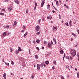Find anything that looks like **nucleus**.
<instances>
[{
    "label": "nucleus",
    "instance_id": "40",
    "mask_svg": "<svg viewBox=\"0 0 79 79\" xmlns=\"http://www.w3.org/2000/svg\"><path fill=\"white\" fill-rule=\"evenodd\" d=\"M10 52H13V49L11 48V47H10Z\"/></svg>",
    "mask_w": 79,
    "mask_h": 79
},
{
    "label": "nucleus",
    "instance_id": "46",
    "mask_svg": "<svg viewBox=\"0 0 79 79\" xmlns=\"http://www.w3.org/2000/svg\"><path fill=\"white\" fill-rule=\"evenodd\" d=\"M70 59L71 60H73V57L70 56Z\"/></svg>",
    "mask_w": 79,
    "mask_h": 79
},
{
    "label": "nucleus",
    "instance_id": "22",
    "mask_svg": "<svg viewBox=\"0 0 79 79\" xmlns=\"http://www.w3.org/2000/svg\"><path fill=\"white\" fill-rule=\"evenodd\" d=\"M44 43L45 45H47V42L46 41H44Z\"/></svg>",
    "mask_w": 79,
    "mask_h": 79
},
{
    "label": "nucleus",
    "instance_id": "43",
    "mask_svg": "<svg viewBox=\"0 0 79 79\" xmlns=\"http://www.w3.org/2000/svg\"><path fill=\"white\" fill-rule=\"evenodd\" d=\"M24 31H25V30H23L21 31V32H24Z\"/></svg>",
    "mask_w": 79,
    "mask_h": 79
},
{
    "label": "nucleus",
    "instance_id": "42",
    "mask_svg": "<svg viewBox=\"0 0 79 79\" xmlns=\"http://www.w3.org/2000/svg\"><path fill=\"white\" fill-rule=\"evenodd\" d=\"M53 8H54V9H55L56 10V11H58V10H57V9L56 8V7H55L54 6H53Z\"/></svg>",
    "mask_w": 79,
    "mask_h": 79
},
{
    "label": "nucleus",
    "instance_id": "25",
    "mask_svg": "<svg viewBox=\"0 0 79 79\" xmlns=\"http://www.w3.org/2000/svg\"><path fill=\"white\" fill-rule=\"evenodd\" d=\"M35 57L36 59H38L39 58V57L37 55H36L35 56Z\"/></svg>",
    "mask_w": 79,
    "mask_h": 79
},
{
    "label": "nucleus",
    "instance_id": "8",
    "mask_svg": "<svg viewBox=\"0 0 79 79\" xmlns=\"http://www.w3.org/2000/svg\"><path fill=\"white\" fill-rule=\"evenodd\" d=\"M72 23V21H71V20H70V21L69 22V26H70V27H71V26H72V24H71Z\"/></svg>",
    "mask_w": 79,
    "mask_h": 79
},
{
    "label": "nucleus",
    "instance_id": "39",
    "mask_svg": "<svg viewBox=\"0 0 79 79\" xmlns=\"http://www.w3.org/2000/svg\"><path fill=\"white\" fill-rule=\"evenodd\" d=\"M3 77H6V73H4L3 75Z\"/></svg>",
    "mask_w": 79,
    "mask_h": 79
},
{
    "label": "nucleus",
    "instance_id": "28",
    "mask_svg": "<svg viewBox=\"0 0 79 79\" xmlns=\"http://www.w3.org/2000/svg\"><path fill=\"white\" fill-rule=\"evenodd\" d=\"M66 59H68V60H69V56H66Z\"/></svg>",
    "mask_w": 79,
    "mask_h": 79
},
{
    "label": "nucleus",
    "instance_id": "62",
    "mask_svg": "<svg viewBox=\"0 0 79 79\" xmlns=\"http://www.w3.org/2000/svg\"><path fill=\"white\" fill-rule=\"evenodd\" d=\"M42 49H44V47H42Z\"/></svg>",
    "mask_w": 79,
    "mask_h": 79
},
{
    "label": "nucleus",
    "instance_id": "16",
    "mask_svg": "<svg viewBox=\"0 0 79 79\" xmlns=\"http://www.w3.org/2000/svg\"><path fill=\"white\" fill-rule=\"evenodd\" d=\"M28 34V32H26L25 34L24 35H23V37H25V36H26V35H27Z\"/></svg>",
    "mask_w": 79,
    "mask_h": 79
},
{
    "label": "nucleus",
    "instance_id": "53",
    "mask_svg": "<svg viewBox=\"0 0 79 79\" xmlns=\"http://www.w3.org/2000/svg\"><path fill=\"white\" fill-rule=\"evenodd\" d=\"M43 66L44 68H45V67H46V65L45 64H44Z\"/></svg>",
    "mask_w": 79,
    "mask_h": 79
},
{
    "label": "nucleus",
    "instance_id": "48",
    "mask_svg": "<svg viewBox=\"0 0 79 79\" xmlns=\"http://www.w3.org/2000/svg\"><path fill=\"white\" fill-rule=\"evenodd\" d=\"M29 54H31V49H29Z\"/></svg>",
    "mask_w": 79,
    "mask_h": 79
},
{
    "label": "nucleus",
    "instance_id": "19",
    "mask_svg": "<svg viewBox=\"0 0 79 79\" xmlns=\"http://www.w3.org/2000/svg\"><path fill=\"white\" fill-rule=\"evenodd\" d=\"M64 52V51L63 50H61L60 51V54H63V53Z\"/></svg>",
    "mask_w": 79,
    "mask_h": 79
},
{
    "label": "nucleus",
    "instance_id": "44",
    "mask_svg": "<svg viewBox=\"0 0 79 79\" xmlns=\"http://www.w3.org/2000/svg\"><path fill=\"white\" fill-rule=\"evenodd\" d=\"M36 49L37 50H40V49H39V47H37L36 48Z\"/></svg>",
    "mask_w": 79,
    "mask_h": 79
},
{
    "label": "nucleus",
    "instance_id": "58",
    "mask_svg": "<svg viewBox=\"0 0 79 79\" xmlns=\"http://www.w3.org/2000/svg\"><path fill=\"white\" fill-rule=\"evenodd\" d=\"M4 61H5V60H4V59H3V60H2V62H3V63L4 62Z\"/></svg>",
    "mask_w": 79,
    "mask_h": 79
},
{
    "label": "nucleus",
    "instance_id": "12",
    "mask_svg": "<svg viewBox=\"0 0 79 79\" xmlns=\"http://www.w3.org/2000/svg\"><path fill=\"white\" fill-rule=\"evenodd\" d=\"M19 48V49H18V51L19 52H21L22 51V49H21V48L20 47H18Z\"/></svg>",
    "mask_w": 79,
    "mask_h": 79
},
{
    "label": "nucleus",
    "instance_id": "4",
    "mask_svg": "<svg viewBox=\"0 0 79 79\" xmlns=\"http://www.w3.org/2000/svg\"><path fill=\"white\" fill-rule=\"evenodd\" d=\"M44 3H45V0H43L41 4V7H43Z\"/></svg>",
    "mask_w": 79,
    "mask_h": 79
},
{
    "label": "nucleus",
    "instance_id": "5",
    "mask_svg": "<svg viewBox=\"0 0 79 79\" xmlns=\"http://www.w3.org/2000/svg\"><path fill=\"white\" fill-rule=\"evenodd\" d=\"M48 46L49 48H51L52 47V45L50 44V43H48Z\"/></svg>",
    "mask_w": 79,
    "mask_h": 79
},
{
    "label": "nucleus",
    "instance_id": "49",
    "mask_svg": "<svg viewBox=\"0 0 79 79\" xmlns=\"http://www.w3.org/2000/svg\"><path fill=\"white\" fill-rule=\"evenodd\" d=\"M47 19H50V18L48 16L47 17Z\"/></svg>",
    "mask_w": 79,
    "mask_h": 79
},
{
    "label": "nucleus",
    "instance_id": "36",
    "mask_svg": "<svg viewBox=\"0 0 79 79\" xmlns=\"http://www.w3.org/2000/svg\"><path fill=\"white\" fill-rule=\"evenodd\" d=\"M5 64L6 65H7V66H9V63L5 62Z\"/></svg>",
    "mask_w": 79,
    "mask_h": 79
},
{
    "label": "nucleus",
    "instance_id": "31",
    "mask_svg": "<svg viewBox=\"0 0 79 79\" xmlns=\"http://www.w3.org/2000/svg\"><path fill=\"white\" fill-rule=\"evenodd\" d=\"M77 77H78V78H79V72H78L77 73Z\"/></svg>",
    "mask_w": 79,
    "mask_h": 79
},
{
    "label": "nucleus",
    "instance_id": "9",
    "mask_svg": "<svg viewBox=\"0 0 79 79\" xmlns=\"http://www.w3.org/2000/svg\"><path fill=\"white\" fill-rule=\"evenodd\" d=\"M15 2L17 4H19V1L18 0H15Z\"/></svg>",
    "mask_w": 79,
    "mask_h": 79
},
{
    "label": "nucleus",
    "instance_id": "51",
    "mask_svg": "<svg viewBox=\"0 0 79 79\" xmlns=\"http://www.w3.org/2000/svg\"><path fill=\"white\" fill-rule=\"evenodd\" d=\"M55 40H56V39H55V38H54L53 39V41H55Z\"/></svg>",
    "mask_w": 79,
    "mask_h": 79
},
{
    "label": "nucleus",
    "instance_id": "61",
    "mask_svg": "<svg viewBox=\"0 0 79 79\" xmlns=\"http://www.w3.org/2000/svg\"><path fill=\"white\" fill-rule=\"evenodd\" d=\"M66 7L67 8H69V7H68V6H66Z\"/></svg>",
    "mask_w": 79,
    "mask_h": 79
},
{
    "label": "nucleus",
    "instance_id": "20",
    "mask_svg": "<svg viewBox=\"0 0 79 79\" xmlns=\"http://www.w3.org/2000/svg\"><path fill=\"white\" fill-rule=\"evenodd\" d=\"M8 10H9V11H11L12 10V8L10 7H8Z\"/></svg>",
    "mask_w": 79,
    "mask_h": 79
},
{
    "label": "nucleus",
    "instance_id": "27",
    "mask_svg": "<svg viewBox=\"0 0 79 79\" xmlns=\"http://www.w3.org/2000/svg\"><path fill=\"white\" fill-rule=\"evenodd\" d=\"M52 29L53 30L52 31H53V32H55V31H56L54 28H52Z\"/></svg>",
    "mask_w": 79,
    "mask_h": 79
},
{
    "label": "nucleus",
    "instance_id": "24",
    "mask_svg": "<svg viewBox=\"0 0 79 79\" xmlns=\"http://www.w3.org/2000/svg\"><path fill=\"white\" fill-rule=\"evenodd\" d=\"M77 53V56L78 57V60H79V52H78Z\"/></svg>",
    "mask_w": 79,
    "mask_h": 79
},
{
    "label": "nucleus",
    "instance_id": "18",
    "mask_svg": "<svg viewBox=\"0 0 79 79\" xmlns=\"http://www.w3.org/2000/svg\"><path fill=\"white\" fill-rule=\"evenodd\" d=\"M15 53H16V54H18V53H19V52L18 50H16L15 51Z\"/></svg>",
    "mask_w": 79,
    "mask_h": 79
},
{
    "label": "nucleus",
    "instance_id": "11",
    "mask_svg": "<svg viewBox=\"0 0 79 79\" xmlns=\"http://www.w3.org/2000/svg\"><path fill=\"white\" fill-rule=\"evenodd\" d=\"M52 28L53 29H55L56 30V31H57V29H58V27H55L54 26H53Z\"/></svg>",
    "mask_w": 79,
    "mask_h": 79
},
{
    "label": "nucleus",
    "instance_id": "1",
    "mask_svg": "<svg viewBox=\"0 0 79 79\" xmlns=\"http://www.w3.org/2000/svg\"><path fill=\"white\" fill-rule=\"evenodd\" d=\"M71 54L73 56H76V52L74 49H71L70 51Z\"/></svg>",
    "mask_w": 79,
    "mask_h": 79
},
{
    "label": "nucleus",
    "instance_id": "34",
    "mask_svg": "<svg viewBox=\"0 0 79 79\" xmlns=\"http://www.w3.org/2000/svg\"><path fill=\"white\" fill-rule=\"evenodd\" d=\"M72 34L73 35H74V37H76V35L73 33H72Z\"/></svg>",
    "mask_w": 79,
    "mask_h": 79
},
{
    "label": "nucleus",
    "instance_id": "35",
    "mask_svg": "<svg viewBox=\"0 0 79 79\" xmlns=\"http://www.w3.org/2000/svg\"><path fill=\"white\" fill-rule=\"evenodd\" d=\"M40 21H41V19H39L38 22V24H40Z\"/></svg>",
    "mask_w": 79,
    "mask_h": 79
},
{
    "label": "nucleus",
    "instance_id": "47",
    "mask_svg": "<svg viewBox=\"0 0 79 79\" xmlns=\"http://www.w3.org/2000/svg\"><path fill=\"white\" fill-rule=\"evenodd\" d=\"M51 44L53 45V41H51Z\"/></svg>",
    "mask_w": 79,
    "mask_h": 79
},
{
    "label": "nucleus",
    "instance_id": "13",
    "mask_svg": "<svg viewBox=\"0 0 79 79\" xmlns=\"http://www.w3.org/2000/svg\"><path fill=\"white\" fill-rule=\"evenodd\" d=\"M26 26L25 25H23V30H24L25 31L26 29Z\"/></svg>",
    "mask_w": 79,
    "mask_h": 79
},
{
    "label": "nucleus",
    "instance_id": "30",
    "mask_svg": "<svg viewBox=\"0 0 79 79\" xmlns=\"http://www.w3.org/2000/svg\"><path fill=\"white\" fill-rule=\"evenodd\" d=\"M14 25H16L17 24V22H16V21H15L14 22Z\"/></svg>",
    "mask_w": 79,
    "mask_h": 79
},
{
    "label": "nucleus",
    "instance_id": "37",
    "mask_svg": "<svg viewBox=\"0 0 79 79\" xmlns=\"http://www.w3.org/2000/svg\"><path fill=\"white\" fill-rule=\"evenodd\" d=\"M60 77L61 79H64V78L62 76H61Z\"/></svg>",
    "mask_w": 79,
    "mask_h": 79
},
{
    "label": "nucleus",
    "instance_id": "32",
    "mask_svg": "<svg viewBox=\"0 0 79 79\" xmlns=\"http://www.w3.org/2000/svg\"><path fill=\"white\" fill-rule=\"evenodd\" d=\"M65 25H66L68 27L69 26V24H68V22H67L65 23Z\"/></svg>",
    "mask_w": 79,
    "mask_h": 79
},
{
    "label": "nucleus",
    "instance_id": "63",
    "mask_svg": "<svg viewBox=\"0 0 79 79\" xmlns=\"http://www.w3.org/2000/svg\"><path fill=\"white\" fill-rule=\"evenodd\" d=\"M70 68H73V66L71 65L70 66Z\"/></svg>",
    "mask_w": 79,
    "mask_h": 79
},
{
    "label": "nucleus",
    "instance_id": "2",
    "mask_svg": "<svg viewBox=\"0 0 79 79\" xmlns=\"http://www.w3.org/2000/svg\"><path fill=\"white\" fill-rule=\"evenodd\" d=\"M39 29H40V26H39L37 25L35 27V30L36 32H37V31H38V30H39Z\"/></svg>",
    "mask_w": 79,
    "mask_h": 79
},
{
    "label": "nucleus",
    "instance_id": "64",
    "mask_svg": "<svg viewBox=\"0 0 79 79\" xmlns=\"http://www.w3.org/2000/svg\"><path fill=\"white\" fill-rule=\"evenodd\" d=\"M2 11H5V10L4 9H2Z\"/></svg>",
    "mask_w": 79,
    "mask_h": 79
},
{
    "label": "nucleus",
    "instance_id": "55",
    "mask_svg": "<svg viewBox=\"0 0 79 79\" xmlns=\"http://www.w3.org/2000/svg\"><path fill=\"white\" fill-rule=\"evenodd\" d=\"M77 32H78V34H79V30L78 29L77 30Z\"/></svg>",
    "mask_w": 79,
    "mask_h": 79
},
{
    "label": "nucleus",
    "instance_id": "21",
    "mask_svg": "<svg viewBox=\"0 0 79 79\" xmlns=\"http://www.w3.org/2000/svg\"><path fill=\"white\" fill-rule=\"evenodd\" d=\"M53 63L54 64H56V60H54Z\"/></svg>",
    "mask_w": 79,
    "mask_h": 79
},
{
    "label": "nucleus",
    "instance_id": "17",
    "mask_svg": "<svg viewBox=\"0 0 79 79\" xmlns=\"http://www.w3.org/2000/svg\"><path fill=\"white\" fill-rule=\"evenodd\" d=\"M6 32H4L3 34H2V35L4 37L6 35Z\"/></svg>",
    "mask_w": 79,
    "mask_h": 79
},
{
    "label": "nucleus",
    "instance_id": "52",
    "mask_svg": "<svg viewBox=\"0 0 79 79\" xmlns=\"http://www.w3.org/2000/svg\"><path fill=\"white\" fill-rule=\"evenodd\" d=\"M54 42L55 44H56V40L55 41H54Z\"/></svg>",
    "mask_w": 79,
    "mask_h": 79
},
{
    "label": "nucleus",
    "instance_id": "26",
    "mask_svg": "<svg viewBox=\"0 0 79 79\" xmlns=\"http://www.w3.org/2000/svg\"><path fill=\"white\" fill-rule=\"evenodd\" d=\"M56 5H57V6H58V5L59 4L58 3V1H56Z\"/></svg>",
    "mask_w": 79,
    "mask_h": 79
},
{
    "label": "nucleus",
    "instance_id": "33",
    "mask_svg": "<svg viewBox=\"0 0 79 79\" xmlns=\"http://www.w3.org/2000/svg\"><path fill=\"white\" fill-rule=\"evenodd\" d=\"M40 34V31H39L38 32H37L36 33V34L37 35H39Z\"/></svg>",
    "mask_w": 79,
    "mask_h": 79
},
{
    "label": "nucleus",
    "instance_id": "23",
    "mask_svg": "<svg viewBox=\"0 0 79 79\" xmlns=\"http://www.w3.org/2000/svg\"><path fill=\"white\" fill-rule=\"evenodd\" d=\"M0 15H2V16H4L5 15V14H4V13L2 12L0 13Z\"/></svg>",
    "mask_w": 79,
    "mask_h": 79
},
{
    "label": "nucleus",
    "instance_id": "6",
    "mask_svg": "<svg viewBox=\"0 0 79 79\" xmlns=\"http://www.w3.org/2000/svg\"><path fill=\"white\" fill-rule=\"evenodd\" d=\"M3 27L4 28H6V29H9V27H10L8 25L4 26Z\"/></svg>",
    "mask_w": 79,
    "mask_h": 79
},
{
    "label": "nucleus",
    "instance_id": "38",
    "mask_svg": "<svg viewBox=\"0 0 79 79\" xmlns=\"http://www.w3.org/2000/svg\"><path fill=\"white\" fill-rule=\"evenodd\" d=\"M43 63H41L40 64V67H43Z\"/></svg>",
    "mask_w": 79,
    "mask_h": 79
},
{
    "label": "nucleus",
    "instance_id": "56",
    "mask_svg": "<svg viewBox=\"0 0 79 79\" xmlns=\"http://www.w3.org/2000/svg\"><path fill=\"white\" fill-rule=\"evenodd\" d=\"M33 43H34V44H35V41H33Z\"/></svg>",
    "mask_w": 79,
    "mask_h": 79
},
{
    "label": "nucleus",
    "instance_id": "7",
    "mask_svg": "<svg viewBox=\"0 0 79 79\" xmlns=\"http://www.w3.org/2000/svg\"><path fill=\"white\" fill-rule=\"evenodd\" d=\"M35 7L34 8V10H35V9H36V8L37 7V3L36 2H35Z\"/></svg>",
    "mask_w": 79,
    "mask_h": 79
},
{
    "label": "nucleus",
    "instance_id": "59",
    "mask_svg": "<svg viewBox=\"0 0 79 79\" xmlns=\"http://www.w3.org/2000/svg\"><path fill=\"white\" fill-rule=\"evenodd\" d=\"M64 57H63V61H64Z\"/></svg>",
    "mask_w": 79,
    "mask_h": 79
},
{
    "label": "nucleus",
    "instance_id": "45",
    "mask_svg": "<svg viewBox=\"0 0 79 79\" xmlns=\"http://www.w3.org/2000/svg\"><path fill=\"white\" fill-rule=\"evenodd\" d=\"M52 69H55V67L54 66H53Z\"/></svg>",
    "mask_w": 79,
    "mask_h": 79
},
{
    "label": "nucleus",
    "instance_id": "15",
    "mask_svg": "<svg viewBox=\"0 0 79 79\" xmlns=\"http://www.w3.org/2000/svg\"><path fill=\"white\" fill-rule=\"evenodd\" d=\"M45 63L46 64H47V65H48V64H49V61H48V60L46 61Z\"/></svg>",
    "mask_w": 79,
    "mask_h": 79
},
{
    "label": "nucleus",
    "instance_id": "60",
    "mask_svg": "<svg viewBox=\"0 0 79 79\" xmlns=\"http://www.w3.org/2000/svg\"><path fill=\"white\" fill-rule=\"evenodd\" d=\"M45 19V18H43V19L42 20V21H44V20Z\"/></svg>",
    "mask_w": 79,
    "mask_h": 79
},
{
    "label": "nucleus",
    "instance_id": "3",
    "mask_svg": "<svg viewBox=\"0 0 79 79\" xmlns=\"http://www.w3.org/2000/svg\"><path fill=\"white\" fill-rule=\"evenodd\" d=\"M40 66L39 64H37V68L38 70H40Z\"/></svg>",
    "mask_w": 79,
    "mask_h": 79
},
{
    "label": "nucleus",
    "instance_id": "50",
    "mask_svg": "<svg viewBox=\"0 0 79 79\" xmlns=\"http://www.w3.org/2000/svg\"><path fill=\"white\" fill-rule=\"evenodd\" d=\"M49 54H46V56H49Z\"/></svg>",
    "mask_w": 79,
    "mask_h": 79
},
{
    "label": "nucleus",
    "instance_id": "54",
    "mask_svg": "<svg viewBox=\"0 0 79 79\" xmlns=\"http://www.w3.org/2000/svg\"><path fill=\"white\" fill-rule=\"evenodd\" d=\"M66 56V54L65 53L64 54V57H65Z\"/></svg>",
    "mask_w": 79,
    "mask_h": 79
},
{
    "label": "nucleus",
    "instance_id": "41",
    "mask_svg": "<svg viewBox=\"0 0 79 79\" xmlns=\"http://www.w3.org/2000/svg\"><path fill=\"white\" fill-rule=\"evenodd\" d=\"M26 12L27 13H29V10H28V9H27L26 10Z\"/></svg>",
    "mask_w": 79,
    "mask_h": 79
},
{
    "label": "nucleus",
    "instance_id": "10",
    "mask_svg": "<svg viewBox=\"0 0 79 79\" xmlns=\"http://www.w3.org/2000/svg\"><path fill=\"white\" fill-rule=\"evenodd\" d=\"M50 5L48 4L47 6V8L48 10H50Z\"/></svg>",
    "mask_w": 79,
    "mask_h": 79
},
{
    "label": "nucleus",
    "instance_id": "14",
    "mask_svg": "<svg viewBox=\"0 0 79 79\" xmlns=\"http://www.w3.org/2000/svg\"><path fill=\"white\" fill-rule=\"evenodd\" d=\"M36 42L37 44H39L40 42V40L39 39H37L36 40Z\"/></svg>",
    "mask_w": 79,
    "mask_h": 79
},
{
    "label": "nucleus",
    "instance_id": "57",
    "mask_svg": "<svg viewBox=\"0 0 79 79\" xmlns=\"http://www.w3.org/2000/svg\"><path fill=\"white\" fill-rule=\"evenodd\" d=\"M31 77L32 78V79H34V76H33V75H32V76H31Z\"/></svg>",
    "mask_w": 79,
    "mask_h": 79
},
{
    "label": "nucleus",
    "instance_id": "29",
    "mask_svg": "<svg viewBox=\"0 0 79 79\" xmlns=\"http://www.w3.org/2000/svg\"><path fill=\"white\" fill-rule=\"evenodd\" d=\"M11 64H12L13 65V64H14V62H13V60H11Z\"/></svg>",
    "mask_w": 79,
    "mask_h": 79
}]
</instances>
